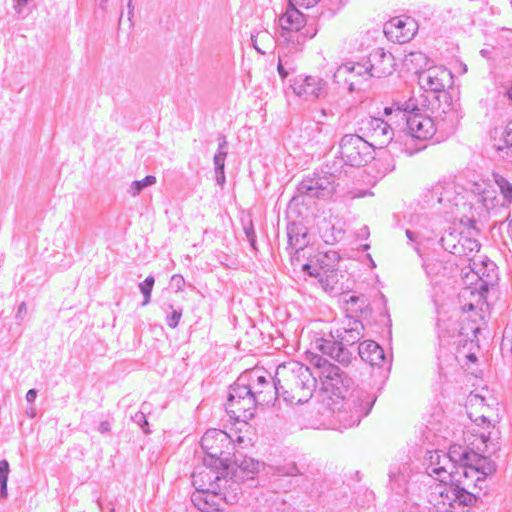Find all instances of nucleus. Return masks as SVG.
Segmentation results:
<instances>
[{
	"mask_svg": "<svg viewBox=\"0 0 512 512\" xmlns=\"http://www.w3.org/2000/svg\"><path fill=\"white\" fill-rule=\"evenodd\" d=\"M287 237L288 249L290 250L291 260L294 263L299 261L300 253L309 243L307 228L302 223L291 222L287 226Z\"/></svg>",
	"mask_w": 512,
	"mask_h": 512,
	"instance_id": "6ab92c4d",
	"label": "nucleus"
},
{
	"mask_svg": "<svg viewBox=\"0 0 512 512\" xmlns=\"http://www.w3.org/2000/svg\"><path fill=\"white\" fill-rule=\"evenodd\" d=\"M154 283H155L154 277L153 276H148V277L145 278V280L143 282H141L139 284V289H140V291H141V293L143 294V297H144V300L141 303L142 307H144L147 304H149V302L151 300V292H152Z\"/></svg>",
	"mask_w": 512,
	"mask_h": 512,
	"instance_id": "58836bf2",
	"label": "nucleus"
},
{
	"mask_svg": "<svg viewBox=\"0 0 512 512\" xmlns=\"http://www.w3.org/2000/svg\"><path fill=\"white\" fill-rule=\"evenodd\" d=\"M270 512H294V508L290 503L277 495L271 502Z\"/></svg>",
	"mask_w": 512,
	"mask_h": 512,
	"instance_id": "37998d69",
	"label": "nucleus"
},
{
	"mask_svg": "<svg viewBox=\"0 0 512 512\" xmlns=\"http://www.w3.org/2000/svg\"><path fill=\"white\" fill-rule=\"evenodd\" d=\"M419 82L426 90L442 92L453 84V75L446 68L433 67L419 75Z\"/></svg>",
	"mask_w": 512,
	"mask_h": 512,
	"instance_id": "f3484780",
	"label": "nucleus"
},
{
	"mask_svg": "<svg viewBox=\"0 0 512 512\" xmlns=\"http://www.w3.org/2000/svg\"><path fill=\"white\" fill-rule=\"evenodd\" d=\"M127 8H128V19L132 23V17L134 15V5H133L132 0H128Z\"/></svg>",
	"mask_w": 512,
	"mask_h": 512,
	"instance_id": "0e129e2a",
	"label": "nucleus"
},
{
	"mask_svg": "<svg viewBox=\"0 0 512 512\" xmlns=\"http://www.w3.org/2000/svg\"><path fill=\"white\" fill-rule=\"evenodd\" d=\"M342 175V163L332 159L320 169L306 175L297 185V196L308 199H329L336 191V181Z\"/></svg>",
	"mask_w": 512,
	"mask_h": 512,
	"instance_id": "7ed1b4c3",
	"label": "nucleus"
},
{
	"mask_svg": "<svg viewBox=\"0 0 512 512\" xmlns=\"http://www.w3.org/2000/svg\"><path fill=\"white\" fill-rule=\"evenodd\" d=\"M464 237V234L455 230H446L440 238L442 248L448 253L452 254L456 250L459 242Z\"/></svg>",
	"mask_w": 512,
	"mask_h": 512,
	"instance_id": "72a5a7b5",
	"label": "nucleus"
},
{
	"mask_svg": "<svg viewBox=\"0 0 512 512\" xmlns=\"http://www.w3.org/2000/svg\"><path fill=\"white\" fill-rule=\"evenodd\" d=\"M133 420L139 424L141 427H144L145 425H148V422L146 420V417L144 415V413L142 412H137L135 414V416L133 417Z\"/></svg>",
	"mask_w": 512,
	"mask_h": 512,
	"instance_id": "6e6d98bb",
	"label": "nucleus"
},
{
	"mask_svg": "<svg viewBox=\"0 0 512 512\" xmlns=\"http://www.w3.org/2000/svg\"><path fill=\"white\" fill-rule=\"evenodd\" d=\"M453 482L450 484L439 485V496L442 499L443 505L454 507L469 506L476 501V496L469 492L467 488L470 486L469 478L477 473L471 472L470 467L460 463L455 468Z\"/></svg>",
	"mask_w": 512,
	"mask_h": 512,
	"instance_id": "423d86ee",
	"label": "nucleus"
},
{
	"mask_svg": "<svg viewBox=\"0 0 512 512\" xmlns=\"http://www.w3.org/2000/svg\"><path fill=\"white\" fill-rule=\"evenodd\" d=\"M436 458L437 462H432L428 467V474L443 483L447 481L453 482V477H455L453 473L455 468H457V464L454 463L453 454H439L436 452Z\"/></svg>",
	"mask_w": 512,
	"mask_h": 512,
	"instance_id": "412c9836",
	"label": "nucleus"
},
{
	"mask_svg": "<svg viewBox=\"0 0 512 512\" xmlns=\"http://www.w3.org/2000/svg\"><path fill=\"white\" fill-rule=\"evenodd\" d=\"M37 393H38L37 390L34 388L28 390V392L26 393L27 402H29V403L34 402L37 397Z\"/></svg>",
	"mask_w": 512,
	"mask_h": 512,
	"instance_id": "680f3d73",
	"label": "nucleus"
},
{
	"mask_svg": "<svg viewBox=\"0 0 512 512\" xmlns=\"http://www.w3.org/2000/svg\"><path fill=\"white\" fill-rule=\"evenodd\" d=\"M303 271L307 272L310 276L317 277L319 279V276L317 275V272H323V269H318L316 267H312L310 264L305 263L302 265Z\"/></svg>",
	"mask_w": 512,
	"mask_h": 512,
	"instance_id": "603ef678",
	"label": "nucleus"
},
{
	"mask_svg": "<svg viewBox=\"0 0 512 512\" xmlns=\"http://www.w3.org/2000/svg\"><path fill=\"white\" fill-rule=\"evenodd\" d=\"M412 101L394 103L385 108V114H395L396 118L405 122L408 134L418 140L431 139L437 131L436 124L429 116L422 115Z\"/></svg>",
	"mask_w": 512,
	"mask_h": 512,
	"instance_id": "20e7f679",
	"label": "nucleus"
},
{
	"mask_svg": "<svg viewBox=\"0 0 512 512\" xmlns=\"http://www.w3.org/2000/svg\"><path fill=\"white\" fill-rule=\"evenodd\" d=\"M420 58H422V54H421V53L412 52V53H410L408 56H406L405 61H406V62H407V61H411V62H412L414 59L418 60V59H420Z\"/></svg>",
	"mask_w": 512,
	"mask_h": 512,
	"instance_id": "69168bd1",
	"label": "nucleus"
},
{
	"mask_svg": "<svg viewBox=\"0 0 512 512\" xmlns=\"http://www.w3.org/2000/svg\"><path fill=\"white\" fill-rule=\"evenodd\" d=\"M360 358L371 366L381 367L386 362L383 348L375 341L366 340L358 345Z\"/></svg>",
	"mask_w": 512,
	"mask_h": 512,
	"instance_id": "a878e982",
	"label": "nucleus"
},
{
	"mask_svg": "<svg viewBox=\"0 0 512 512\" xmlns=\"http://www.w3.org/2000/svg\"><path fill=\"white\" fill-rule=\"evenodd\" d=\"M488 287H481L477 284H464L458 293L459 307L463 313H469L468 319L473 323L483 319L485 308L488 307L486 294Z\"/></svg>",
	"mask_w": 512,
	"mask_h": 512,
	"instance_id": "1a4fd4ad",
	"label": "nucleus"
},
{
	"mask_svg": "<svg viewBox=\"0 0 512 512\" xmlns=\"http://www.w3.org/2000/svg\"><path fill=\"white\" fill-rule=\"evenodd\" d=\"M26 414L30 418H34L36 416L35 409L33 407L26 410Z\"/></svg>",
	"mask_w": 512,
	"mask_h": 512,
	"instance_id": "774afa93",
	"label": "nucleus"
},
{
	"mask_svg": "<svg viewBox=\"0 0 512 512\" xmlns=\"http://www.w3.org/2000/svg\"><path fill=\"white\" fill-rule=\"evenodd\" d=\"M269 375H267L266 371L260 369H253L250 371H245L241 374L237 381L230 387V391L228 394L227 402L231 403L244 397L254 396L258 391L256 389L257 386H265L268 388L267 392H271L272 385L269 381Z\"/></svg>",
	"mask_w": 512,
	"mask_h": 512,
	"instance_id": "9d476101",
	"label": "nucleus"
},
{
	"mask_svg": "<svg viewBox=\"0 0 512 512\" xmlns=\"http://www.w3.org/2000/svg\"><path fill=\"white\" fill-rule=\"evenodd\" d=\"M477 459L478 461H485V456L473 449H465L460 454V463L468 467H470Z\"/></svg>",
	"mask_w": 512,
	"mask_h": 512,
	"instance_id": "a19ab883",
	"label": "nucleus"
},
{
	"mask_svg": "<svg viewBox=\"0 0 512 512\" xmlns=\"http://www.w3.org/2000/svg\"><path fill=\"white\" fill-rule=\"evenodd\" d=\"M326 83L317 77H299L291 84L293 92L306 100H316L324 93Z\"/></svg>",
	"mask_w": 512,
	"mask_h": 512,
	"instance_id": "a211bd4d",
	"label": "nucleus"
},
{
	"mask_svg": "<svg viewBox=\"0 0 512 512\" xmlns=\"http://www.w3.org/2000/svg\"><path fill=\"white\" fill-rule=\"evenodd\" d=\"M228 467H217L216 464L205 463L198 466L193 471L191 478L192 484L197 491H211V489H224L228 480L226 472Z\"/></svg>",
	"mask_w": 512,
	"mask_h": 512,
	"instance_id": "f8f14e48",
	"label": "nucleus"
},
{
	"mask_svg": "<svg viewBox=\"0 0 512 512\" xmlns=\"http://www.w3.org/2000/svg\"><path fill=\"white\" fill-rule=\"evenodd\" d=\"M501 142L502 144L495 146L496 150L502 157L512 156V121L506 125Z\"/></svg>",
	"mask_w": 512,
	"mask_h": 512,
	"instance_id": "c9c22d12",
	"label": "nucleus"
},
{
	"mask_svg": "<svg viewBox=\"0 0 512 512\" xmlns=\"http://www.w3.org/2000/svg\"><path fill=\"white\" fill-rule=\"evenodd\" d=\"M495 471V464L486 456V463L479 462L476 468L477 478L476 481H480L486 476L492 474Z\"/></svg>",
	"mask_w": 512,
	"mask_h": 512,
	"instance_id": "79ce46f5",
	"label": "nucleus"
},
{
	"mask_svg": "<svg viewBox=\"0 0 512 512\" xmlns=\"http://www.w3.org/2000/svg\"><path fill=\"white\" fill-rule=\"evenodd\" d=\"M155 183H156V177L153 175H147L142 180L133 181L128 189V193L131 196L135 197V196L139 195L144 188L151 186Z\"/></svg>",
	"mask_w": 512,
	"mask_h": 512,
	"instance_id": "e433bc0d",
	"label": "nucleus"
},
{
	"mask_svg": "<svg viewBox=\"0 0 512 512\" xmlns=\"http://www.w3.org/2000/svg\"><path fill=\"white\" fill-rule=\"evenodd\" d=\"M273 400L282 397L291 404H303L312 397L316 378L304 364L291 360L278 365L272 378Z\"/></svg>",
	"mask_w": 512,
	"mask_h": 512,
	"instance_id": "f257e3e1",
	"label": "nucleus"
},
{
	"mask_svg": "<svg viewBox=\"0 0 512 512\" xmlns=\"http://www.w3.org/2000/svg\"><path fill=\"white\" fill-rule=\"evenodd\" d=\"M330 363L331 362L320 355H314L311 358V364L314 365L315 368L319 370V372H322L324 370V366H327Z\"/></svg>",
	"mask_w": 512,
	"mask_h": 512,
	"instance_id": "49530a36",
	"label": "nucleus"
},
{
	"mask_svg": "<svg viewBox=\"0 0 512 512\" xmlns=\"http://www.w3.org/2000/svg\"><path fill=\"white\" fill-rule=\"evenodd\" d=\"M27 313V307H26V303L25 302H21L18 306V309H17V312H16V316L15 318L17 320H23V318L25 317Z\"/></svg>",
	"mask_w": 512,
	"mask_h": 512,
	"instance_id": "864d4df0",
	"label": "nucleus"
},
{
	"mask_svg": "<svg viewBox=\"0 0 512 512\" xmlns=\"http://www.w3.org/2000/svg\"><path fill=\"white\" fill-rule=\"evenodd\" d=\"M342 307L346 315L358 318V315L367 314L369 312V302L364 295H350L344 293L342 295Z\"/></svg>",
	"mask_w": 512,
	"mask_h": 512,
	"instance_id": "cd10ccee",
	"label": "nucleus"
},
{
	"mask_svg": "<svg viewBox=\"0 0 512 512\" xmlns=\"http://www.w3.org/2000/svg\"><path fill=\"white\" fill-rule=\"evenodd\" d=\"M283 31L298 32L305 25L304 15L289 1V6L279 19Z\"/></svg>",
	"mask_w": 512,
	"mask_h": 512,
	"instance_id": "c85d7f7f",
	"label": "nucleus"
},
{
	"mask_svg": "<svg viewBox=\"0 0 512 512\" xmlns=\"http://www.w3.org/2000/svg\"><path fill=\"white\" fill-rule=\"evenodd\" d=\"M368 63L371 75L377 78L392 74L395 68L394 56L383 48L374 49L368 57Z\"/></svg>",
	"mask_w": 512,
	"mask_h": 512,
	"instance_id": "aec40b11",
	"label": "nucleus"
},
{
	"mask_svg": "<svg viewBox=\"0 0 512 512\" xmlns=\"http://www.w3.org/2000/svg\"><path fill=\"white\" fill-rule=\"evenodd\" d=\"M370 66H365L359 63L352 64L346 63L338 67L337 71L334 74V77L344 76L349 74L351 77L345 78V82L349 84V91L352 92L355 90V85L361 84V79L367 80L371 75Z\"/></svg>",
	"mask_w": 512,
	"mask_h": 512,
	"instance_id": "5701e85b",
	"label": "nucleus"
},
{
	"mask_svg": "<svg viewBox=\"0 0 512 512\" xmlns=\"http://www.w3.org/2000/svg\"><path fill=\"white\" fill-rule=\"evenodd\" d=\"M422 268L431 282H438L441 278L454 276L459 264L439 256L422 258Z\"/></svg>",
	"mask_w": 512,
	"mask_h": 512,
	"instance_id": "dca6fc26",
	"label": "nucleus"
},
{
	"mask_svg": "<svg viewBox=\"0 0 512 512\" xmlns=\"http://www.w3.org/2000/svg\"><path fill=\"white\" fill-rule=\"evenodd\" d=\"M481 244L478 240L464 235L462 240L459 242L456 250L451 255L458 257L459 267H465L469 262L470 258H474L475 255L479 254Z\"/></svg>",
	"mask_w": 512,
	"mask_h": 512,
	"instance_id": "bb28decb",
	"label": "nucleus"
},
{
	"mask_svg": "<svg viewBox=\"0 0 512 512\" xmlns=\"http://www.w3.org/2000/svg\"><path fill=\"white\" fill-rule=\"evenodd\" d=\"M285 474L295 476L302 474V472L299 470L296 464H291L286 468Z\"/></svg>",
	"mask_w": 512,
	"mask_h": 512,
	"instance_id": "4d7b16f0",
	"label": "nucleus"
},
{
	"mask_svg": "<svg viewBox=\"0 0 512 512\" xmlns=\"http://www.w3.org/2000/svg\"><path fill=\"white\" fill-rule=\"evenodd\" d=\"M223 489H211V491H195L191 496V501L200 510V512L220 511V505L223 502Z\"/></svg>",
	"mask_w": 512,
	"mask_h": 512,
	"instance_id": "4be33fe9",
	"label": "nucleus"
},
{
	"mask_svg": "<svg viewBox=\"0 0 512 512\" xmlns=\"http://www.w3.org/2000/svg\"><path fill=\"white\" fill-rule=\"evenodd\" d=\"M266 38L269 37V34L267 31L257 32L256 34L251 35V43L253 47L260 53L264 54L265 52L261 50V48L258 46V38Z\"/></svg>",
	"mask_w": 512,
	"mask_h": 512,
	"instance_id": "8fccbe9b",
	"label": "nucleus"
},
{
	"mask_svg": "<svg viewBox=\"0 0 512 512\" xmlns=\"http://www.w3.org/2000/svg\"><path fill=\"white\" fill-rule=\"evenodd\" d=\"M216 182L218 185L222 186L225 183V173L224 169L215 170Z\"/></svg>",
	"mask_w": 512,
	"mask_h": 512,
	"instance_id": "bf43d9fd",
	"label": "nucleus"
},
{
	"mask_svg": "<svg viewBox=\"0 0 512 512\" xmlns=\"http://www.w3.org/2000/svg\"><path fill=\"white\" fill-rule=\"evenodd\" d=\"M463 284H477L481 287H494L499 280L496 264L484 254L475 255L460 269Z\"/></svg>",
	"mask_w": 512,
	"mask_h": 512,
	"instance_id": "0eeeda50",
	"label": "nucleus"
},
{
	"mask_svg": "<svg viewBox=\"0 0 512 512\" xmlns=\"http://www.w3.org/2000/svg\"><path fill=\"white\" fill-rule=\"evenodd\" d=\"M201 448L205 453V463L216 464L217 467L230 468L231 455L235 445L225 431L220 429H209L201 438Z\"/></svg>",
	"mask_w": 512,
	"mask_h": 512,
	"instance_id": "39448f33",
	"label": "nucleus"
},
{
	"mask_svg": "<svg viewBox=\"0 0 512 512\" xmlns=\"http://www.w3.org/2000/svg\"><path fill=\"white\" fill-rule=\"evenodd\" d=\"M406 236L410 242H416L418 238V233L411 231L409 229L406 230Z\"/></svg>",
	"mask_w": 512,
	"mask_h": 512,
	"instance_id": "e2e57ef3",
	"label": "nucleus"
},
{
	"mask_svg": "<svg viewBox=\"0 0 512 512\" xmlns=\"http://www.w3.org/2000/svg\"><path fill=\"white\" fill-rule=\"evenodd\" d=\"M182 316V309H173V311L167 315L166 322L170 328H176L178 326L179 320Z\"/></svg>",
	"mask_w": 512,
	"mask_h": 512,
	"instance_id": "a18cd8bd",
	"label": "nucleus"
},
{
	"mask_svg": "<svg viewBox=\"0 0 512 512\" xmlns=\"http://www.w3.org/2000/svg\"><path fill=\"white\" fill-rule=\"evenodd\" d=\"M464 449H462L460 446H453L450 448V451L448 454H453L454 456V463L457 464L460 463V454L463 452Z\"/></svg>",
	"mask_w": 512,
	"mask_h": 512,
	"instance_id": "5fc2aeb1",
	"label": "nucleus"
},
{
	"mask_svg": "<svg viewBox=\"0 0 512 512\" xmlns=\"http://www.w3.org/2000/svg\"><path fill=\"white\" fill-rule=\"evenodd\" d=\"M9 463L7 460L3 459L0 461V497H5L7 495V481L9 475Z\"/></svg>",
	"mask_w": 512,
	"mask_h": 512,
	"instance_id": "ea45409f",
	"label": "nucleus"
},
{
	"mask_svg": "<svg viewBox=\"0 0 512 512\" xmlns=\"http://www.w3.org/2000/svg\"><path fill=\"white\" fill-rule=\"evenodd\" d=\"M261 463L253 458L242 456L235 451L231 455L230 468L235 476L240 473L254 474L259 471Z\"/></svg>",
	"mask_w": 512,
	"mask_h": 512,
	"instance_id": "7c9ffc66",
	"label": "nucleus"
},
{
	"mask_svg": "<svg viewBox=\"0 0 512 512\" xmlns=\"http://www.w3.org/2000/svg\"><path fill=\"white\" fill-rule=\"evenodd\" d=\"M363 336L364 325L362 321L350 315H345L340 322V326L330 331V339L320 338L316 341V345L322 354L347 365L352 358V352L348 347L357 344Z\"/></svg>",
	"mask_w": 512,
	"mask_h": 512,
	"instance_id": "f03ea898",
	"label": "nucleus"
},
{
	"mask_svg": "<svg viewBox=\"0 0 512 512\" xmlns=\"http://www.w3.org/2000/svg\"><path fill=\"white\" fill-rule=\"evenodd\" d=\"M339 153L342 166L344 164L352 167L366 165L373 157V150L370 145L357 134H346L341 138ZM338 160V158H336Z\"/></svg>",
	"mask_w": 512,
	"mask_h": 512,
	"instance_id": "6e6552de",
	"label": "nucleus"
},
{
	"mask_svg": "<svg viewBox=\"0 0 512 512\" xmlns=\"http://www.w3.org/2000/svg\"><path fill=\"white\" fill-rule=\"evenodd\" d=\"M493 180L500 190L504 202L508 206H512V183L499 173L492 174Z\"/></svg>",
	"mask_w": 512,
	"mask_h": 512,
	"instance_id": "f704fd0d",
	"label": "nucleus"
},
{
	"mask_svg": "<svg viewBox=\"0 0 512 512\" xmlns=\"http://www.w3.org/2000/svg\"><path fill=\"white\" fill-rule=\"evenodd\" d=\"M475 203L481 204L486 210L492 209L495 207V196L494 191L491 189H487L486 187H482L481 184L475 183Z\"/></svg>",
	"mask_w": 512,
	"mask_h": 512,
	"instance_id": "473e14b6",
	"label": "nucleus"
},
{
	"mask_svg": "<svg viewBox=\"0 0 512 512\" xmlns=\"http://www.w3.org/2000/svg\"><path fill=\"white\" fill-rule=\"evenodd\" d=\"M490 440V432L488 434H485V433H481L480 434V442L481 444L485 445V447L487 448V442Z\"/></svg>",
	"mask_w": 512,
	"mask_h": 512,
	"instance_id": "338daca9",
	"label": "nucleus"
},
{
	"mask_svg": "<svg viewBox=\"0 0 512 512\" xmlns=\"http://www.w3.org/2000/svg\"><path fill=\"white\" fill-rule=\"evenodd\" d=\"M443 192V183H436L428 188L424 194V200L426 203L434 205L435 203L440 204V197Z\"/></svg>",
	"mask_w": 512,
	"mask_h": 512,
	"instance_id": "4c0bfd02",
	"label": "nucleus"
},
{
	"mask_svg": "<svg viewBox=\"0 0 512 512\" xmlns=\"http://www.w3.org/2000/svg\"><path fill=\"white\" fill-rule=\"evenodd\" d=\"M171 286L177 291H181L185 286V280L182 275L175 274L171 277Z\"/></svg>",
	"mask_w": 512,
	"mask_h": 512,
	"instance_id": "3c124183",
	"label": "nucleus"
},
{
	"mask_svg": "<svg viewBox=\"0 0 512 512\" xmlns=\"http://www.w3.org/2000/svg\"><path fill=\"white\" fill-rule=\"evenodd\" d=\"M412 469L408 463H400L391 466L389 470V486L398 495L408 491Z\"/></svg>",
	"mask_w": 512,
	"mask_h": 512,
	"instance_id": "b1692460",
	"label": "nucleus"
},
{
	"mask_svg": "<svg viewBox=\"0 0 512 512\" xmlns=\"http://www.w3.org/2000/svg\"><path fill=\"white\" fill-rule=\"evenodd\" d=\"M273 401V390L266 392L258 390L256 395L244 397L243 399L226 403L227 413L237 421L247 422L254 418L256 406L258 404H269Z\"/></svg>",
	"mask_w": 512,
	"mask_h": 512,
	"instance_id": "ddd939ff",
	"label": "nucleus"
},
{
	"mask_svg": "<svg viewBox=\"0 0 512 512\" xmlns=\"http://www.w3.org/2000/svg\"><path fill=\"white\" fill-rule=\"evenodd\" d=\"M319 378L325 391H331L342 398L346 397V392L352 384V379L332 363L324 366V370L319 372Z\"/></svg>",
	"mask_w": 512,
	"mask_h": 512,
	"instance_id": "4468645a",
	"label": "nucleus"
},
{
	"mask_svg": "<svg viewBox=\"0 0 512 512\" xmlns=\"http://www.w3.org/2000/svg\"><path fill=\"white\" fill-rule=\"evenodd\" d=\"M98 430L102 434L109 433L111 430L110 423L108 421H102L98 427Z\"/></svg>",
	"mask_w": 512,
	"mask_h": 512,
	"instance_id": "052dcab7",
	"label": "nucleus"
},
{
	"mask_svg": "<svg viewBox=\"0 0 512 512\" xmlns=\"http://www.w3.org/2000/svg\"><path fill=\"white\" fill-rule=\"evenodd\" d=\"M244 231H245L246 237H247L251 247L253 249H256V234H255L252 223H250V225L248 227H245Z\"/></svg>",
	"mask_w": 512,
	"mask_h": 512,
	"instance_id": "09e8293b",
	"label": "nucleus"
},
{
	"mask_svg": "<svg viewBox=\"0 0 512 512\" xmlns=\"http://www.w3.org/2000/svg\"><path fill=\"white\" fill-rule=\"evenodd\" d=\"M376 398L365 392L358 391L352 395L351 404L353 406L352 425H358L362 418L367 416L371 411Z\"/></svg>",
	"mask_w": 512,
	"mask_h": 512,
	"instance_id": "393cba45",
	"label": "nucleus"
},
{
	"mask_svg": "<svg viewBox=\"0 0 512 512\" xmlns=\"http://www.w3.org/2000/svg\"><path fill=\"white\" fill-rule=\"evenodd\" d=\"M417 30V22L409 16L394 17L384 25L386 37L400 44L409 42L415 36Z\"/></svg>",
	"mask_w": 512,
	"mask_h": 512,
	"instance_id": "2eb2a0df",
	"label": "nucleus"
},
{
	"mask_svg": "<svg viewBox=\"0 0 512 512\" xmlns=\"http://www.w3.org/2000/svg\"><path fill=\"white\" fill-rule=\"evenodd\" d=\"M227 153L217 152L214 156V165L215 170H221L225 168V159H226Z\"/></svg>",
	"mask_w": 512,
	"mask_h": 512,
	"instance_id": "de8ad7c7",
	"label": "nucleus"
},
{
	"mask_svg": "<svg viewBox=\"0 0 512 512\" xmlns=\"http://www.w3.org/2000/svg\"><path fill=\"white\" fill-rule=\"evenodd\" d=\"M319 276V282L322 288L329 294L343 295V284L340 283V277L343 278V275H340L337 270H324L323 272H317Z\"/></svg>",
	"mask_w": 512,
	"mask_h": 512,
	"instance_id": "c756f323",
	"label": "nucleus"
},
{
	"mask_svg": "<svg viewBox=\"0 0 512 512\" xmlns=\"http://www.w3.org/2000/svg\"><path fill=\"white\" fill-rule=\"evenodd\" d=\"M277 70L280 77L284 80L289 75L290 71L294 69L288 61H284L283 58L279 56Z\"/></svg>",
	"mask_w": 512,
	"mask_h": 512,
	"instance_id": "c03bdc74",
	"label": "nucleus"
},
{
	"mask_svg": "<svg viewBox=\"0 0 512 512\" xmlns=\"http://www.w3.org/2000/svg\"><path fill=\"white\" fill-rule=\"evenodd\" d=\"M358 125L360 136L364 137L373 151L386 147L393 140L394 129L381 118L368 116L361 119Z\"/></svg>",
	"mask_w": 512,
	"mask_h": 512,
	"instance_id": "9b49d317",
	"label": "nucleus"
},
{
	"mask_svg": "<svg viewBox=\"0 0 512 512\" xmlns=\"http://www.w3.org/2000/svg\"><path fill=\"white\" fill-rule=\"evenodd\" d=\"M461 200H463V196L456 192V187L452 183H443V192L440 197V204L445 208L451 209L452 207H457Z\"/></svg>",
	"mask_w": 512,
	"mask_h": 512,
	"instance_id": "2f4dec72",
	"label": "nucleus"
},
{
	"mask_svg": "<svg viewBox=\"0 0 512 512\" xmlns=\"http://www.w3.org/2000/svg\"><path fill=\"white\" fill-rule=\"evenodd\" d=\"M218 140H219V143H218L217 152L227 153L226 148H227L228 143H227L226 137L221 135Z\"/></svg>",
	"mask_w": 512,
	"mask_h": 512,
	"instance_id": "13d9d810",
	"label": "nucleus"
}]
</instances>
